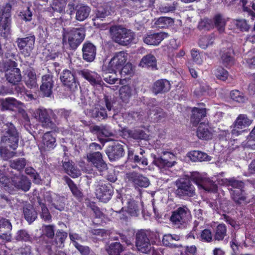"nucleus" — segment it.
<instances>
[{"instance_id": "obj_8", "label": "nucleus", "mask_w": 255, "mask_h": 255, "mask_svg": "<svg viewBox=\"0 0 255 255\" xmlns=\"http://www.w3.org/2000/svg\"><path fill=\"white\" fill-rule=\"evenodd\" d=\"M128 54L124 51H120L115 54L108 65L102 66V70L106 73L116 74L126 63L127 60Z\"/></svg>"}, {"instance_id": "obj_59", "label": "nucleus", "mask_w": 255, "mask_h": 255, "mask_svg": "<svg viewBox=\"0 0 255 255\" xmlns=\"http://www.w3.org/2000/svg\"><path fill=\"white\" fill-rule=\"evenodd\" d=\"M248 141L244 144L246 148L255 149V127L250 132L248 137Z\"/></svg>"}, {"instance_id": "obj_43", "label": "nucleus", "mask_w": 255, "mask_h": 255, "mask_svg": "<svg viewBox=\"0 0 255 255\" xmlns=\"http://www.w3.org/2000/svg\"><path fill=\"white\" fill-rule=\"evenodd\" d=\"M124 250V247L121 243L115 242L110 245L107 252L109 255H120Z\"/></svg>"}, {"instance_id": "obj_48", "label": "nucleus", "mask_w": 255, "mask_h": 255, "mask_svg": "<svg viewBox=\"0 0 255 255\" xmlns=\"http://www.w3.org/2000/svg\"><path fill=\"white\" fill-rule=\"evenodd\" d=\"M12 197L9 193H0V205L2 208L12 206Z\"/></svg>"}, {"instance_id": "obj_12", "label": "nucleus", "mask_w": 255, "mask_h": 255, "mask_svg": "<svg viewBox=\"0 0 255 255\" xmlns=\"http://www.w3.org/2000/svg\"><path fill=\"white\" fill-rule=\"evenodd\" d=\"M252 123V121L246 115L240 114L234 122L232 130V135L235 137L241 134L245 130V128L250 126Z\"/></svg>"}, {"instance_id": "obj_15", "label": "nucleus", "mask_w": 255, "mask_h": 255, "mask_svg": "<svg viewBox=\"0 0 255 255\" xmlns=\"http://www.w3.org/2000/svg\"><path fill=\"white\" fill-rule=\"evenodd\" d=\"M114 194V188L110 183L102 184L96 190L97 197L101 202L107 203L112 198Z\"/></svg>"}, {"instance_id": "obj_3", "label": "nucleus", "mask_w": 255, "mask_h": 255, "mask_svg": "<svg viewBox=\"0 0 255 255\" xmlns=\"http://www.w3.org/2000/svg\"><path fill=\"white\" fill-rule=\"evenodd\" d=\"M110 32L113 39L121 45L127 46L134 42L135 34L130 30L116 26L111 27Z\"/></svg>"}, {"instance_id": "obj_7", "label": "nucleus", "mask_w": 255, "mask_h": 255, "mask_svg": "<svg viewBox=\"0 0 255 255\" xmlns=\"http://www.w3.org/2000/svg\"><path fill=\"white\" fill-rule=\"evenodd\" d=\"M11 5L6 3L0 7V35L7 37L10 33L11 15Z\"/></svg>"}, {"instance_id": "obj_27", "label": "nucleus", "mask_w": 255, "mask_h": 255, "mask_svg": "<svg viewBox=\"0 0 255 255\" xmlns=\"http://www.w3.org/2000/svg\"><path fill=\"white\" fill-rule=\"evenodd\" d=\"M171 89L170 82L165 79H160L156 80L152 85V92L157 95L158 94H165Z\"/></svg>"}, {"instance_id": "obj_14", "label": "nucleus", "mask_w": 255, "mask_h": 255, "mask_svg": "<svg viewBox=\"0 0 255 255\" xmlns=\"http://www.w3.org/2000/svg\"><path fill=\"white\" fill-rule=\"evenodd\" d=\"M144 149L141 147L135 150H128V159L138 165L145 167L148 164V160Z\"/></svg>"}, {"instance_id": "obj_18", "label": "nucleus", "mask_w": 255, "mask_h": 255, "mask_svg": "<svg viewBox=\"0 0 255 255\" xmlns=\"http://www.w3.org/2000/svg\"><path fill=\"white\" fill-rule=\"evenodd\" d=\"M17 64L15 62V64L13 66H10L6 68L4 72H5V77L6 80L10 84L15 85H17L21 80V75L20 70L17 68Z\"/></svg>"}, {"instance_id": "obj_36", "label": "nucleus", "mask_w": 255, "mask_h": 255, "mask_svg": "<svg viewBox=\"0 0 255 255\" xmlns=\"http://www.w3.org/2000/svg\"><path fill=\"white\" fill-rule=\"evenodd\" d=\"M233 50L229 48L226 50H223L221 52V60L223 64L226 67L231 66L234 63Z\"/></svg>"}, {"instance_id": "obj_32", "label": "nucleus", "mask_w": 255, "mask_h": 255, "mask_svg": "<svg viewBox=\"0 0 255 255\" xmlns=\"http://www.w3.org/2000/svg\"><path fill=\"white\" fill-rule=\"evenodd\" d=\"M65 180L68 185L73 196L78 201H80L83 197V193L79 187L69 177H65Z\"/></svg>"}, {"instance_id": "obj_47", "label": "nucleus", "mask_w": 255, "mask_h": 255, "mask_svg": "<svg viewBox=\"0 0 255 255\" xmlns=\"http://www.w3.org/2000/svg\"><path fill=\"white\" fill-rule=\"evenodd\" d=\"M26 164V161L24 158H19L10 161V166L19 171L25 168Z\"/></svg>"}, {"instance_id": "obj_37", "label": "nucleus", "mask_w": 255, "mask_h": 255, "mask_svg": "<svg viewBox=\"0 0 255 255\" xmlns=\"http://www.w3.org/2000/svg\"><path fill=\"white\" fill-rule=\"evenodd\" d=\"M166 154H164L163 156H160L158 158H155L153 162L154 164L160 169H167L171 167L174 165L175 162L169 161L164 156Z\"/></svg>"}, {"instance_id": "obj_9", "label": "nucleus", "mask_w": 255, "mask_h": 255, "mask_svg": "<svg viewBox=\"0 0 255 255\" xmlns=\"http://www.w3.org/2000/svg\"><path fill=\"white\" fill-rule=\"evenodd\" d=\"M35 42V37L30 33L24 37H18L15 43L20 53L25 57H29L32 52Z\"/></svg>"}, {"instance_id": "obj_1", "label": "nucleus", "mask_w": 255, "mask_h": 255, "mask_svg": "<svg viewBox=\"0 0 255 255\" xmlns=\"http://www.w3.org/2000/svg\"><path fill=\"white\" fill-rule=\"evenodd\" d=\"M191 181L195 183L199 189L207 191V178L202 177L199 173L194 172L191 174L190 179H180L176 181V188L173 192L175 197L185 200L195 196V188Z\"/></svg>"}, {"instance_id": "obj_38", "label": "nucleus", "mask_w": 255, "mask_h": 255, "mask_svg": "<svg viewBox=\"0 0 255 255\" xmlns=\"http://www.w3.org/2000/svg\"><path fill=\"white\" fill-rule=\"evenodd\" d=\"M92 118L98 121L105 120L108 117L106 109L102 107H95L92 111Z\"/></svg>"}, {"instance_id": "obj_61", "label": "nucleus", "mask_w": 255, "mask_h": 255, "mask_svg": "<svg viewBox=\"0 0 255 255\" xmlns=\"http://www.w3.org/2000/svg\"><path fill=\"white\" fill-rule=\"evenodd\" d=\"M129 136L135 139H143L145 135V133L142 130H130L128 131Z\"/></svg>"}, {"instance_id": "obj_60", "label": "nucleus", "mask_w": 255, "mask_h": 255, "mask_svg": "<svg viewBox=\"0 0 255 255\" xmlns=\"http://www.w3.org/2000/svg\"><path fill=\"white\" fill-rule=\"evenodd\" d=\"M66 0H53L52 7L54 11L62 12L65 8Z\"/></svg>"}, {"instance_id": "obj_52", "label": "nucleus", "mask_w": 255, "mask_h": 255, "mask_svg": "<svg viewBox=\"0 0 255 255\" xmlns=\"http://www.w3.org/2000/svg\"><path fill=\"white\" fill-rule=\"evenodd\" d=\"M227 228L224 224L219 225L216 229L215 239L218 241L223 240L226 235Z\"/></svg>"}, {"instance_id": "obj_51", "label": "nucleus", "mask_w": 255, "mask_h": 255, "mask_svg": "<svg viewBox=\"0 0 255 255\" xmlns=\"http://www.w3.org/2000/svg\"><path fill=\"white\" fill-rule=\"evenodd\" d=\"M16 240L21 242H31L32 238L28 233L25 230H20L16 234Z\"/></svg>"}, {"instance_id": "obj_6", "label": "nucleus", "mask_w": 255, "mask_h": 255, "mask_svg": "<svg viewBox=\"0 0 255 255\" xmlns=\"http://www.w3.org/2000/svg\"><path fill=\"white\" fill-rule=\"evenodd\" d=\"M5 132L1 137L0 143L5 147L15 150L18 147L19 136L15 126L11 123L6 124Z\"/></svg>"}, {"instance_id": "obj_2", "label": "nucleus", "mask_w": 255, "mask_h": 255, "mask_svg": "<svg viewBox=\"0 0 255 255\" xmlns=\"http://www.w3.org/2000/svg\"><path fill=\"white\" fill-rule=\"evenodd\" d=\"M85 27L63 28L62 41L64 44H68L71 49L75 50L84 40L86 35Z\"/></svg>"}, {"instance_id": "obj_5", "label": "nucleus", "mask_w": 255, "mask_h": 255, "mask_svg": "<svg viewBox=\"0 0 255 255\" xmlns=\"http://www.w3.org/2000/svg\"><path fill=\"white\" fill-rule=\"evenodd\" d=\"M223 183L227 186L231 191L232 198L237 203L242 204L245 202L246 197L244 194V183L234 178L225 179Z\"/></svg>"}, {"instance_id": "obj_24", "label": "nucleus", "mask_w": 255, "mask_h": 255, "mask_svg": "<svg viewBox=\"0 0 255 255\" xmlns=\"http://www.w3.org/2000/svg\"><path fill=\"white\" fill-rule=\"evenodd\" d=\"M67 233L62 230H58L54 235L53 240H51V243L49 244L47 243L45 246L46 248L51 250L52 246L56 248H62L64 246V242L67 237Z\"/></svg>"}, {"instance_id": "obj_4", "label": "nucleus", "mask_w": 255, "mask_h": 255, "mask_svg": "<svg viewBox=\"0 0 255 255\" xmlns=\"http://www.w3.org/2000/svg\"><path fill=\"white\" fill-rule=\"evenodd\" d=\"M191 218L190 210L186 206H183L172 212L170 221L175 227L184 229L189 224Z\"/></svg>"}, {"instance_id": "obj_28", "label": "nucleus", "mask_w": 255, "mask_h": 255, "mask_svg": "<svg viewBox=\"0 0 255 255\" xmlns=\"http://www.w3.org/2000/svg\"><path fill=\"white\" fill-rule=\"evenodd\" d=\"M56 140L52 131L45 132L42 138L41 148L44 151L53 149L56 146Z\"/></svg>"}, {"instance_id": "obj_19", "label": "nucleus", "mask_w": 255, "mask_h": 255, "mask_svg": "<svg viewBox=\"0 0 255 255\" xmlns=\"http://www.w3.org/2000/svg\"><path fill=\"white\" fill-rule=\"evenodd\" d=\"M126 176L128 182L132 183L136 188L138 187L145 188L149 184L148 179L138 173L129 172L127 174Z\"/></svg>"}, {"instance_id": "obj_11", "label": "nucleus", "mask_w": 255, "mask_h": 255, "mask_svg": "<svg viewBox=\"0 0 255 255\" xmlns=\"http://www.w3.org/2000/svg\"><path fill=\"white\" fill-rule=\"evenodd\" d=\"M60 79L62 84L70 91H75L78 88L79 83L75 78V74L68 69H64L61 73Z\"/></svg>"}, {"instance_id": "obj_41", "label": "nucleus", "mask_w": 255, "mask_h": 255, "mask_svg": "<svg viewBox=\"0 0 255 255\" xmlns=\"http://www.w3.org/2000/svg\"><path fill=\"white\" fill-rule=\"evenodd\" d=\"M91 8L88 6H80L76 11V19L80 21L86 19L89 16Z\"/></svg>"}, {"instance_id": "obj_58", "label": "nucleus", "mask_w": 255, "mask_h": 255, "mask_svg": "<svg viewBox=\"0 0 255 255\" xmlns=\"http://www.w3.org/2000/svg\"><path fill=\"white\" fill-rule=\"evenodd\" d=\"M39 205L41 210V212L40 214L41 218L45 221H51V216L46 205L44 203L39 202Z\"/></svg>"}, {"instance_id": "obj_56", "label": "nucleus", "mask_w": 255, "mask_h": 255, "mask_svg": "<svg viewBox=\"0 0 255 255\" xmlns=\"http://www.w3.org/2000/svg\"><path fill=\"white\" fill-rule=\"evenodd\" d=\"M231 23L242 31H248L250 28L249 25L245 19H234Z\"/></svg>"}, {"instance_id": "obj_64", "label": "nucleus", "mask_w": 255, "mask_h": 255, "mask_svg": "<svg viewBox=\"0 0 255 255\" xmlns=\"http://www.w3.org/2000/svg\"><path fill=\"white\" fill-rule=\"evenodd\" d=\"M18 252L21 255H33L30 246L23 245L18 249Z\"/></svg>"}, {"instance_id": "obj_44", "label": "nucleus", "mask_w": 255, "mask_h": 255, "mask_svg": "<svg viewBox=\"0 0 255 255\" xmlns=\"http://www.w3.org/2000/svg\"><path fill=\"white\" fill-rule=\"evenodd\" d=\"M121 77L124 79H129L133 74L132 65L130 63L124 64L120 70Z\"/></svg>"}, {"instance_id": "obj_39", "label": "nucleus", "mask_w": 255, "mask_h": 255, "mask_svg": "<svg viewBox=\"0 0 255 255\" xmlns=\"http://www.w3.org/2000/svg\"><path fill=\"white\" fill-rule=\"evenodd\" d=\"M132 88L128 85L122 86L119 90L120 97L123 102L128 103L132 95Z\"/></svg>"}, {"instance_id": "obj_42", "label": "nucleus", "mask_w": 255, "mask_h": 255, "mask_svg": "<svg viewBox=\"0 0 255 255\" xmlns=\"http://www.w3.org/2000/svg\"><path fill=\"white\" fill-rule=\"evenodd\" d=\"M174 23V20L170 17L161 16L155 22V25L158 28H167Z\"/></svg>"}, {"instance_id": "obj_10", "label": "nucleus", "mask_w": 255, "mask_h": 255, "mask_svg": "<svg viewBox=\"0 0 255 255\" xmlns=\"http://www.w3.org/2000/svg\"><path fill=\"white\" fill-rule=\"evenodd\" d=\"M135 245L139 252L146 254L149 253L151 247L147 231H138L135 235Z\"/></svg>"}, {"instance_id": "obj_16", "label": "nucleus", "mask_w": 255, "mask_h": 255, "mask_svg": "<svg viewBox=\"0 0 255 255\" xmlns=\"http://www.w3.org/2000/svg\"><path fill=\"white\" fill-rule=\"evenodd\" d=\"M35 118L41 124L42 127L52 129L55 127L48 111L45 109L39 108L34 112Z\"/></svg>"}, {"instance_id": "obj_13", "label": "nucleus", "mask_w": 255, "mask_h": 255, "mask_svg": "<svg viewBox=\"0 0 255 255\" xmlns=\"http://www.w3.org/2000/svg\"><path fill=\"white\" fill-rule=\"evenodd\" d=\"M106 153L111 161L118 160L125 155L123 145L117 141L112 142L107 146Z\"/></svg>"}, {"instance_id": "obj_55", "label": "nucleus", "mask_w": 255, "mask_h": 255, "mask_svg": "<svg viewBox=\"0 0 255 255\" xmlns=\"http://www.w3.org/2000/svg\"><path fill=\"white\" fill-rule=\"evenodd\" d=\"M197 135L200 139H206L207 137V124L204 122L200 123L197 128Z\"/></svg>"}, {"instance_id": "obj_26", "label": "nucleus", "mask_w": 255, "mask_h": 255, "mask_svg": "<svg viewBox=\"0 0 255 255\" xmlns=\"http://www.w3.org/2000/svg\"><path fill=\"white\" fill-rule=\"evenodd\" d=\"M12 225L8 219L2 218L0 219V238L6 241L11 240Z\"/></svg>"}, {"instance_id": "obj_29", "label": "nucleus", "mask_w": 255, "mask_h": 255, "mask_svg": "<svg viewBox=\"0 0 255 255\" xmlns=\"http://www.w3.org/2000/svg\"><path fill=\"white\" fill-rule=\"evenodd\" d=\"M207 110L206 108L193 107L191 109L190 123L193 127H197L201 119L206 117Z\"/></svg>"}, {"instance_id": "obj_46", "label": "nucleus", "mask_w": 255, "mask_h": 255, "mask_svg": "<svg viewBox=\"0 0 255 255\" xmlns=\"http://www.w3.org/2000/svg\"><path fill=\"white\" fill-rule=\"evenodd\" d=\"M188 156L194 162L202 161L207 158V154L199 150H193L189 152Z\"/></svg>"}, {"instance_id": "obj_22", "label": "nucleus", "mask_w": 255, "mask_h": 255, "mask_svg": "<svg viewBox=\"0 0 255 255\" xmlns=\"http://www.w3.org/2000/svg\"><path fill=\"white\" fill-rule=\"evenodd\" d=\"M82 52L83 59L87 62H92L95 59L97 48L92 43L87 41L83 44Z\"/></svg>"}, {"instance_id": "obj_50", "label": "nucleus", "mask_w": 255, "mask_h": 255, "mask_svg": "<svg viewBox=\"0 0 255 255\" xmlns=\"http://www.w3.org/2000/svg\"><path fill=\"white\" fill-rule=\"evenodd\" d=\"M230 96L231 99L238 103H244L248 98L244 94L238 90H233L231 92Z\"/></svg>"}, {"instance_id": "obj_35", "label": "nucleus", "mask_w": 255, "mask_h": 255, "mask_svg": "<svg viewBox=\"0 0 255 255\" xmlns=\"http://www.w3.org/2000/svg\"><path fill=\"white\" fill-rule=\"evenodd\" d=\"M23 213L25 219L29 224L33 223L37 218V213L33 206L30 204L26 205L23 207Z\"/></svg>"}, {"instance_id": "obj_40", "label": "nucleus", "mask_w": 255, "mask_h": 255, "mask_svg": "<svg viewBox=\"0 0 255 255\" xmlns=\"http://www.w3.org/2000/svg\"><path fill=\"white\" fill-rule=\"evenodd\" d=\"M228 20V18L225 17L220 14H216L213 19L215 26L220 33L224 31L225 27Z\"/></svg>"}, {"instance_id": "obj_17", "label": "nucleus", "mask_w": 255, "mask_h": 255, "mask_svg": "<svg viewBox=\"0 0 255 255\" xmlns=\"http://www.w3.org/2000/svg\"><path fill=\"white\" fill-rule=\"evenodd\" d=\"M11 184L17 189L24 192L28 191L31 186V182L26 176L19 174L14 175L11 178Z\"/></svg>"}, {"instance_id": "obj_54", "label": "nucleus", "mask_w": 255, "mask_h": 255, "mask_svg": "<svg viewBox=\"0 0 255 255\" xmlns=\"http://www.w3.org/2000/svg\"><path fill=\"white\" fill-rule=\"evenodd\" d=\"M43 238L47 237L49 240H53L54 237V226L52 225L43 226Z\"/></svg>"}, {"instance_id": "obj_63", "label": "nucleus", "mask_w": 255, "mask_h": 255, "mask_svg": "<svg viewBox=\"0 0 255 255\" xmlns=\"http://www.w3.org/2000/svg\"><path fill=\"white\" fill-rule=\"evenodd\" d=\"M57 114L60 119L68 122L69 118L71 116V110L60 109L57 111Z\"/></svg>"}, {"instance_id": "obj_62", "label": "nucleus", "mask_w": 255, "mask_h": 255, "mask_svg": "<svg viewBox=\"0 0 255 255\" xmlns=\"http://www.w3.org/2000/svg\"><path fill=\"white\" fill-rule=\"evenodd\" d=\"M215 75L219 79L225 81L228 77V72L222 67L217 68L214 71Z\"/></svg>"}, {"instance_id": "obj_57", "label": "nucleus", "mask_w": 255, "mask_h": 255, "mask_svg": "<svg viewBox=\"0 0 255 255\" xmlns=\"http://www.w3.org/2000/svg\"><path fill=\"white\" fill-rule=\"evenodd\" d=\"M148 237L149 238L150 242L152 245H161L160 233L158 232H148Z\"/></svg>"}, {"instance_id": "obj_25", "label": "nucleus", "mask_w": 255, "mask_h": 255, "mask_svg": "<svg viewBox=\"0 0 255 255\" xmlns=\"http://www.w3.org/2000/svg\"><path fill=\"white\" fill-rule=\"evenodd\" d=\"M78 74L87 80L92 85L96 86L101 84V80L99 74L88 69L77 71Z\"/></svg>"}, {"instance_id": "obj_21", "label": "nucleus", "mask_w": 255, "mask_h": 255, "mask_svg": "<svg viewBox=\"0 0 255 255\" xmlns=\"http://www.w3.org/2000/svg\"><path fill=\"white\" fill-rule=\"evenodd\" d=\"M168 36V33L164 32L147 33L143 37V40L147 45L157 46Z\"/></svg>"}, {"instance_id": "obj_30", "label": "nucleus", "mask_w": 255, "mask_h": 255, "mask_svg": "<svg viewBox=\"0 0 255 255\" xmlns=\"http://www.w3.org/2000/svg\"><path fill=\"white\" fill-rule=\"evenodd\" d=\"M198 225L199 222L195 221L192 230L188 235V238H199L201 241L206 242H207V229H202V227H201L200 230H198Z\"/></svg>"}, {"instance_id": "obj_23", "label": "nucleus", "mask_w": 255, "mask_h": 255, "mask_svg": "<svg viewBox=\"0 0 255 255\" xmlns=\"http://www.w3.org/2000/svg\"><path fill=\"white\" fill-rule=\"evenodd\" d=\"M54 86L53 76L50 74H45L42 77V84L40 90L43 95L49 97L52 94V89Z\"/></svg>"}, {"instance_id": "obj_49", "label": "nucleus", "mask_w": 255, "mask_h": 255, "mask_svg": "<svg viewBox=\"0 0 255 255\" xmlns=\"http://www.w3.org/2000/svg\"><path fill=\"white\" fill-rule=\"evenodd\" d=\"M127 212L132 216H137L139 212L138 205L134 200H130L128 201Z\"/></svg>"}, {"instance_id": "obj_33", "label": "nucleus", "mask_w": 255, "mask_h": 255, "mask_svg": "<svg viewBox=\"0 0 255 255\" xmlns=\"http://www.w3.org/2000/svg\"><path fill=\"white\" fill-rule=\"evenodd\" d=\"M62 166L65 173L73 178H77L81 175L80 170L72 161H65L63 163Z\"/></svg>"}, {"instance_id": "obj_53", "label": "nucleus", "mask_w": 255, "mask_h": 255, "mask_svg": "<svg viewBox=\"0 0 255 255\" xmlns=\"http://www.w3.org/2000/svg\"><path fill=\"white\" fill-rule=\"evenodd\" d=\"M74 246L81 255H97L88 246H82L77 242L74 243Z\"/></svg>"}, {"instance_id": "obj_45", "label": "nucleus", "mask_w": 255, "mask_h": 255, "mask_svg": "<svg viewBox=\"0 0 255 255\" xmlns=\"http://www.w3.org/2000/svg\"><path fill=\"white\" fill-rule=\"evenodd\" d=\"M16 100L14 98H6L0 99V104L2 110H11L16 104Z\"/></svg>"}, {"instance_id": "obj_20", "label": "nucleus", "mask_w": 255, "mask_h": 255, "mask_svg": "<svg viewBox=\"0 0 255 255\" xmlns=\"http://www.w3.org/2000/svg\"><path fill=\"white\" fill-rule=\"evenodd\" d=\"M87 158L89 161L91 162L100 172H103L107 169V165L103 160L100 152H90L87 154Z\"/></svg>"}, {"instance_id": "obj_34", "label": "nucleus", "mask_w": 255, "mask_h": 255, "mask_svg": "<svg viewBox=\"0 0 255 255\" xmlns=\"http://www.w3.org/2000/svg\"><path fill=\"white\" fill-rule=\"evenodd\" d=\"M25 83L28 88H32L36 85V75L34 69L29 67L24 74Z\"/></svg>"}, {"instance_id": "obj_31", "label": "nucleus", "mask_w": 255, "mask_h": 255, "mask_svg": "<svg viewBox=\"0 0 255 255\" xmlns=\"http://www.w3.org/2000/svg\"><path fill=\"white\" fill-rule=\"evenodd\" d=\"M139 65L142 67L150 68L152 70H157V60L156 57L151 54L144 56L139 63Z\"/></svg>"}]
</instances>
